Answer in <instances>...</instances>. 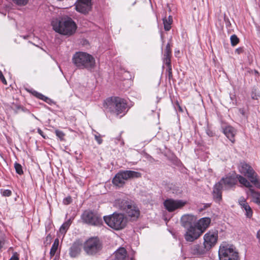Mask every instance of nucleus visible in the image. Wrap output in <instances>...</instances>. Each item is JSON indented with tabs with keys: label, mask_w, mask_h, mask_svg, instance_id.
Masks as SVG:
<instances>
[{
	"label": "nucleus",
	"mask_w": 260,
	"mask_h": 260,
	"mask_svg": "<svg viewBox=\"0 0 260 260\" xmlns=\"http://www.w3.org/2000/svg\"><path fill=\"white\" fill-rule=\"evenodd\" d=\"M126 255V251L124 248H120L115 252V256L117 260H123Z\"/></svg>",
	"instance_id": "obj_25"
},
{
	"label": "nucleus",
	"mask_w": 260,
	"mask_h": 260,
	"mask_svg": "<svg viewBox=\"0 0 260 260\" xmlns=\"http://www.w3.org/2000/svg\"><path fill=\"white\" fill-rule=\"evenodd\" d=\"M166 72L167 74V76H168L169 79L170 80L173 77L172 67H167Z\"/></svg>",
	"instance_id": "obj_35"
},
{
	"label": "nucleus",
	"mask_w": 260,
	"mask_h": 260,
	"mask_svg": "<svg viewBox=\"0 0 260 260\" xmlns=\"http://www.w3.org/2000/svg\"><path fill=\"white\" fill-rule=\"evenodd\" d=\"M81 218L84 223L91 225L100 226L103 223L102 216L90 210L85 211L82 214Z\"/></svg>",
	"instance_id": "obj_10"
},
{
	"label": "nucleus",
	"mask_w": 260,
	"mask_h": 260,
	"mask_svg": "<svg viewBox=\"0 0 260 260\" xmlns=\"http://www.w3.org/2000/svg\"><path fill=\"white\" fill-rule=\"evenodd\" d=\"M1 194L4 197H10L12 194V191L9 189H3L0 190Z\"/></svg>",
	"instance_id": "obj_33"
},
{
	"label": "nucleus",
	"mask_w": 260,
	"mask_h": 260,
	"mask_svg": "<svg viewBox=\"0 0 260 260\" xmlns=\"http://www.w3.org/2000/svg\"><path fill=\"white\" fill-rule=\"evenodd\" d=\"M4 244H5V241L0 240V249L3 247V245H4Z\"/></svg>",
	"instance_id": "obj_45"
},
{
	"label": "nucleus",
	"mask_w": 260,
	"mask_h": 260,
	"mask_svg": "<svg viewBox=\"0 0 260 260\" xmlns=\"http://www.w3.org/2000/svg\"><path fill=\"white\" fill-rule=\"evenodd\" d=\"M95 140L97 141L99 144H102L103 140L101 137V135L96 133V134L94 135Z\"/></svg>",
	"instance_id": "obj_36"
},
{
	"label": "nucleus",
	"mask_w": 260,
	"mask_h": 260,
	"mask_svg": "<svg viewBox=\"0 0 260 260\" xmlns=\"http://www.w3.org/2000/svg\"><path fill=\"white\" fill-rule=\"evenodd\" d=\"M218 238V231L215 230H210L204 235L203 243L210 250L216 245Z\"/></svg>",
	"instance_id": "obj_11"
},
{
	"label": "nucleus",
	"mask_w": 260,
	"mask_h": 260,
	"mask_svg": "<svg viewBox=\"0 0 260 260\" xmlns=\"http://www.w3.org/2000/svg\"><path fill=\"white\" fill-rule=\"evenodd\" d=\"M186 204V202L181 200H174L168 199L164 202V205L166 209L170 212L182 208Z\"/></svg>",
	"instance_id": "obj_12"
},
{
	"label": "nucleus",
	"mask_w": 260,
	"mask_h": 260,
	"mask_svg": "<svg viewBox=\"0 0 260 260\" xmlns=\"http://www.w3.org/2000/svg\"><path fill=\"white\" fill-rule=\"evenodd\" d=\"M0 79L1 80V81H2V82L4 84H7L6 80L5 79L4 75H3V74L1 71H0Z\"/></svg>",
	"instance_id": "obj_40"
},
{
	"label": "nucleus",
	"mask_w": 260,
	"mask_h": 260,
	"mask_svg": "<svg viewBox=\"0 0 260 260\" xmlns=\"http://www.w3.org/2000/svg\"><path fill=\"white\" fill-rule=\"evenodd\" d=\"M239 204L242 210L245 212L246 217L250 218L252 216L253 211L246 201L244 198H241L239 200Z\"/></svg>",
	"instance_id": "obj_20"
},
{
	"label": "nucleus",
	"mask_w": 260,
	"mask_h": 260,
	"mask_svg": "<svg viewBox=\"0 0 260 260\" xmlns=\"http://www.w3.org/2000/svg\"><path fill=\"white\" fill-rule=\"evenodd\" d=\"M38 132L43 138H45V136L44 135V133H43V132L40 128H38Z\"/></svg>",
	"instance_id": "obj_43"
},
{
	"label": "nucleus",
	"mask_w": 260,
	"mask_h": 260,
	"mask_svg": "<svg viewBox=\"0 0 260 260\" xmlns=\"http://www.w3.org/2000/svg\"><path fill=\"white\" fill-rule=\"evenodd\" d=\"M59 245V240L58 239H55L50 251V254L51 256H53L55 255Z\"/></svg>",
	"instance_id": "obj_28"
},
{
	"label": "nucleus",
	"mask_w": 260,
	"mask_h": 260,
	"mask_svg": "<svg viewBox=\"0 0 260 260\" xmlns=\"http://www.w3.org/2000/svg\"><path fill=\"white\" fill-rule=\"evenodd\" d=\"M222 189H223V187L221 186V183L218 182L216 183L214 186L213 196L214 200L216 202H220L222 199Z\"/></svg>",
	"instance_id": "obj_21"
},
{
	"label": "nucleus",
	"mask_w": 260,
	"mask_h": 260,
	"mask_svg": "<svg viewBox=\"0 0 260 260\" xmlns=\"http://www.w3.org/2000/svg\"><path fill=\"white\" fill-rule=\"evenodd\" d=\"M164 54H171V50L169 43L166 45Z\"/></svg>",
	"instance_id": "obj_38"
},
{
	"label": "nucleus",
	"mask_w": 260,
	"mask_h": 260,
	"mask_svg": "<svg viewBox=\"0 0 260 260\" xmlns=\"http://www.w3.org/2000/svg\"><path fill=\"white\" fill-rule=\"evenodd\" d=\"M72 202V198L71 197H68L63 199V203L64 205H68Z\"/></svg>",
	"instance_id": "obj_39"
},
{
	"label": "nucleus",
	"mask_w": 260,
	"mask_h": 260,
	"mask_svg": "<svg viewBox=\"0 0 260 260\" xmlns=\"http://www.w3.org/2000/svg\"><path fill=\"white\" fill-rule=\"evenodd\" d=\"M14 168H15L16 172L17 174H18L19 175H22L23 174L22 167L20 164H19L17 162H15L14 164Z\"/></svg>",
	"instance_id": "obj_31"
},
{
	"label": "nucleus",
	"mask_w": 260,
	"mask_h": 260,
	"mask_svg": "<svg viewBox=\"0 0 260 260\" xmlns=\"http://www.w3.org/2000/svg\"><path fill=\"white\" fill-rule=\"evenodd\" d=\"M197 217L192 214H186L182 216L181 218V225L185 229L196 225Z\"/></svg>",
	"instance_id": "obj_14"
},
{
	"label": "nucleus",
	"mask_w": 260,
	"mask_h": 260,
	"mask_svg": "<svg viewBox=\"0 0 260 260\" xmlns=\"http://www.w3.org/2000/svg\"><path fill=\"white\" fill-rule=\"evenodd\" d=\"M71 223H72L71 219H69L67 221L64 222L62 224L61 227L60 228V229H59L60 233L64 235L66 233L68 229L69 228Z\"/></svg>",
	"instance_id": "obj_27"
},
{
	"label": "nucleus",
	"mask_w": 260,
	"mask_h": 260,
	"mask_svg": "<svg viewBox=\"0 0 260 260\" xmlns=\"http://www.w3.org/2000/svg\"><path fill=\"white\" fill-rule=\"evenodd\" d=\"M237 178L238 179L239 182L244 185V186L248 187L249 188L248 191L247 192V193L249 194L250 193L249 192V189L250 188H252V186L251 184V181L249 182L245 178L242 176L241 175H237Z\"/></svg>",
	"instance_id": "obj_23"
},
{
	"label": "nucleus",
	"mask_w": 260,
	"mask_h": 260,
	"mask_svg": "<svg viewBox=\"0 0 260 260\" xmlns=\"http://www.w3.org/2000/svg\"><path fill=\"white\" fill-rule=\"evenodd\" d=\"M171 54H164L162 60L164 63L167 66V67H172L171 66Z\"/></svg>",
	"instance_id": "obj_29"
},
{
	"label": "nucleus",
	"mask_w": 260,
	"mask_h": 260,
	"mask_svg": "<svg viewBox=\"0 0 260 260\" xmlns=\"http://www.w3.org/2000/svg\"><path fill=\"white\" fill-rule=\"evenodd\" d=\"M162 20L165 29L166 31L169 30L171 28V24L173 21L172 17L171 16H169L168 18L166 17L163 18Z\"/></svg>",
	"instance_id": "obj_26"
},
{
	"label": "nucleus",
	"mask_w": 260,
	"mask_h": 260,
	"mask_svg": "<svg viewBox=\"0 0 260 260\" xmlns=\"http://www.w3.org/2000/svg\"><path fill=\"white\" fill-rule=\"evenodd\" d=\"M256 237L258 240L259 243H260V229L258 231L257 233Z\"/></svg>",
	"instance_id": "obj_44"
},
{
	"label": "nucleus",
	"mask_w": 260,
	"mask_h": 260,
	"mask_svg": "<svg viewBox=\"0 0 260 260\" xmlns=\"http://www.w3.org/2000/svg\"><path fill=\"white\" fill-rule=\"evenodd\" d=\"M82 245L78 242L74 243L70 249V254L72 257H76L81 251Z\"/></svg>",
	"instance_id": "obj_22"
},
{
	"label": "nucleus",
	"mask_w": 260,
	"mask_h": 260,
	"mask_svg": "<svg viewBox=\"0 0 260 260\" xmlns=\"http://www.w3.org/2000/svg\"><path fill=\"white\" fill-rule=\"evenodd\" d=\"M218 256L220 260H239L238 252L233 245L223 244L219 247Z\"/></svg>",
	"instance_id": "obj_6"
},
{
	"label": "nucleus",
	"mask_w": 260,
	"mask_h": 260,
	"mask_svg": "<svg viewBox=\"0 0 260 260\" xmlns=\"http://www.w3.org/2000/svg\"><path fill=\"white\" fill-rule=\"evenodd\" d=\"M202 235L201 231L195 225L185 229L184 237L187 242H192L198 239Z\"/></svg>",
	"instance_id": "obj_13"
},
{
	"label": "nucleus",
	"mask_w": 260,
	"mask_h": 260,
	"mask_svg": "<svg viewBox=\"0 0 260 260\" xmlns=\"http://www.w3.org/2000/svg\"><path fill=\"white\" fill-rule=\"evenodd\" d=\"M219 183H221V186L223 189L229 190L236 185L237 179L232 176H227L222 178Z\"/></svg>",
	"instance_id": "obj_17"
},
{
	"label": "nucleus",
	"mask_w": 260,
	"mask_h": 260,
	"mask_svg": "<svg viewBox=\"0 0 260 260\" xmlns=\"http://www.w3.org/2000/svg\"><path fill=\"white\" fill-rule=\"evenodd\" d=\"M222 132L225 136L232 143H234L235 142V137L237 134L236 129L231 125L222 126Z\"/></svg>",
	"instance_id": "obj_18"
},
{
	"label": "nucleus",
	"mask_w": 260,
	"mask_h": 260,
	"mask_svg": "<svg viewBox=\"0 0 260 260\" xmlns=\"http://www.w3.org/2000/svg\"><path fill=\"white\" fill-rule=\"evenodd\" d=\"M103 107L106 113L118 115L120 114L124 115L126 112L127 104L123 99L119 97L107 99L104 102Z\"/></svg>",
	"instance_id": "obj_1"
},
{
	"label": "nucleus",
	"mask_w": 260,
	"mask_h": 260,
	"mask_svg": "<svg viewBox=\"0 0 260 260\" xmlns=\"http://www.w3.org/2000/svg\"><path fill=\"white\" fill-rule=\"evenodd\" d=\"M249 192L250 193L248 195L251 196L253 202L260 205V192L255 191L253 188H250Z\"/></svg>",
	"instance_id": "obj_24"
},
{
	"label": "nucleus",
	"mask_w": 260,
	"mask_h": 260,
	"mask_svg": "<svg viewBox=\"0 0 260 260\" xmlns=\"http://www.w3.org/2000/svg\"><path fill=\"white\" fill-rule=\"evenodd\" d=\"M209 250L203 244V245L199 244H196L192 245L190 249L191 254L195 256H200L205 253Z\"/></svg>",
	"instance_id": "obj_15"
},
{
	"label": "nucleus",
	"mask_w": 260,
	"mask_h": 260,
	"mask_svg": "<svg viewBox=\"0 0 260 260\" xmlns=\"http://www.w3.org/2000/svg\"><path fill=\"white\" fill-rule=\"evenodd\" d=\"M91 9V0H79L76 6V9L77 11L86 14Z\"/></svg>",
	"instance_id": "obj_16"
},
{
	"label": "nucleus",
	"mask_w": 260,
	"mask_h": 260,
	"mask_svg": "<svg viewBox=\"0 0 260 260\" xmlns=\"http://www.w3.org/2000/svg\"><path fill=\"white\" fill-rule=\"evenodd\" d=\"M36 96L37 97H38V98L45 101V102H47V100H48V98L45 96H44V95H43L41 93H38L37 92L36 93Z\"/></svg>",
	"instance_id": "obj_37"
},
{
	"label": "nucleus",
	"mask_w": 260,
	"mask_h": 260,
	"mask_svg": "<svg viewBox=\"0 0 260 260\" xmlns=\"http://www.w3.org/2000/svg\"><path fill=\"white\" fill-rule=\"evenodd\" d=\"M211 219L209 217H203L196 221V226L202 232L203 234L209 227L211 223Z\"/></svg>",
	"instance_id": "obj_19"
},
{
	"label": "nucleus",
	"mask_w": 260,
	"mask_h": 260,
	"mask_svg": "<svg viewBox=\"0 0 260 260\" xmlns=\"http://www.w3.org/2000/svg\"><path fill=\"white\" fill-rule=\"evenodd\" d=\"M13 2L18 6H24L27 4L29 0H12Z\"/></svg>",
	"instance_id": "obj_32"
},
{
	"label": "nucleus",
	"mask_w": 260,
	"mask_h": 260,
	"mask_svg": "<svg viewBox=\"0 0 260 260\" xmlns=\"http://www.w3.org/2000/svg\"><path fill=\"white\" fill-rule=\"evenodd\" d=\"M238 169L241 174L250 180L255 187L260 189V180L256 172L249 164L244 161L241 162L239 165Z\"/></svg>",
	"instance_id": "obj_5"
},
{
	"label": "nucleus",
	"mask_w": 260,
	"mask_h": 260,
	"mask_svg": "<svg viewBox=\"0 0 260 260\" xmlns=\"http://www.w3.org/2000/svg\"><path fill=\"white\" fill-rule=\"evenodd\" d=\"M52 25L56 32L69 36L73 35L77 29L75 22L68 17H62L58 21H53Z\"/></svg>",
	"instance_id": "obj_2"
},
{
	"label": "nucleus",
	"mask_w": 260,
	"mask_h": 260,
	"mask_svg": "<svg viewBox=\"0 0 260 260\" xmlns=\"http://www.w3.org/2000/svg\"><path fill=\"white\" fill-rule=\"evenodd\" d=\"M231 45L232 46L237 45L239 42V39L236 35H233L230 37Z\"/></svg>",
	"instance_id": "obj_30"
},
{
	"label": "nucleus",
	"mask_w": 260,
	"mask_h": 260,
	"mask_svg": "<svg viewBox=\"0 0 260 260\" xmlns=\"http://www.w3.org/2000/svg\"><path fill=\"white\" fill-rule=\"evenodd\" d=\"M74 64L78 69H86L92 71L95 66L94 58L90 54L84 52H76L72 58Z\"/></svg>",
	"instance_id": "obj_3"
},
{
	"label": "nucleus",
	"mask_w": 260,
	"mask_h": 260,
	"mask_svg": "<svg viewBox=\"0 0 260 260\" xmlns=\"http://www.w3.org/2000/svg\"><path fill=\"white\" fill-rule=\"evenodd\" d=\"M119 207L124 211L131 220H135L140 216L139 208L133 203L125 200L120 201Z\"/></svg>",
	"instance_id": "obj_7"
},
{
	"label": "nucleus",
	"mask_w": 260,
	"mask_h": 260,
	"mask_svg": "<svg viewBox=\"0 0 260 260\" xmlns=\"http://www.w3.org/2000/svg\"><path fill=\"white\" fill-rule=\"evenodd\" d=\"M141 174L138 172L131 170L120 171L116 174L112 182L113 184L118 186H122L126 180L131 179L139 178Z\"/></svg>",
	"instance_id": "obj_8"
},
{
	"label": "nucleus",
	"mask_w": 260,
	"mask_h": 260,
	"mask_svg": "<svg viewBox=\"0 0 260 260\" xmlns=\"http://www.w3.org/2000/svg\"><path fill=\"white\" fill-rule=\"evenodd\" d=\"M55 133L57 137H58L61 140L63 139L64 134V133L59 130H56Z\"/></svg>",
	"instance_id": "obj_34"
},
{
	"label": "nucleus",
	"mask_w": 260,
	"mask_h": 260,
	"mask_svg": "<svg viewBox=\"0 0 260 260\" xmlns=\"http://www.w3.org/2000/svg\"><path fill=\"white\" fill-rule=\"evenodd\" d=\"M9 260H19L18 254L16 252L14 253Z\"/></svg>",
	"instance_id": "obj_41"
},
{
	"label": "nucleus",
	"mask_w": 260,
	"mask_h": 260,
	"mask_svg": "<svg viewBox=\"0 0 260 260\" xmlns=\"http://www.w3.org/2000/svg\"><path fill=\"white\" fill-rule=\"evenodd\" d=\"M102 244L97 238H90L86 240L83 245V249L89 255L98 254L102 249Z\"/></svg>",
	"instance_id": "obj_9"
},
{
	"label": "nucleus",
	"mask_w": 260,
	"mask_h": 260,
	"mask_svg": "<svg viewBox=\"0 0 260 260\" xmlns=\"http://www.w3.org/2000/svg\"><path fill=\"white\" fill-rule=\"evenodd\" d=\"M243 48L239 47L235 50V53H237V54H240L243 52Z\"/></svg>",
	"instance_id": "obj_42"
},
{
	"label": "nucleus",
	"mask_w": 260,
	"mask_h": 260,
	"mask_svg": "<svg viewBox=\"0 0 260 260\" xmlns=\"http://www.w3.org/2000/svg\"><path fill=\"white\" fill-rule=\"evenodd\" d=\"M104 220L109 227L116 231L123 229L127 222V218L123 214L116 212L109 216H105Z\"/></svg>",
	"instance_id": "obj_4"
}]
</instances>
